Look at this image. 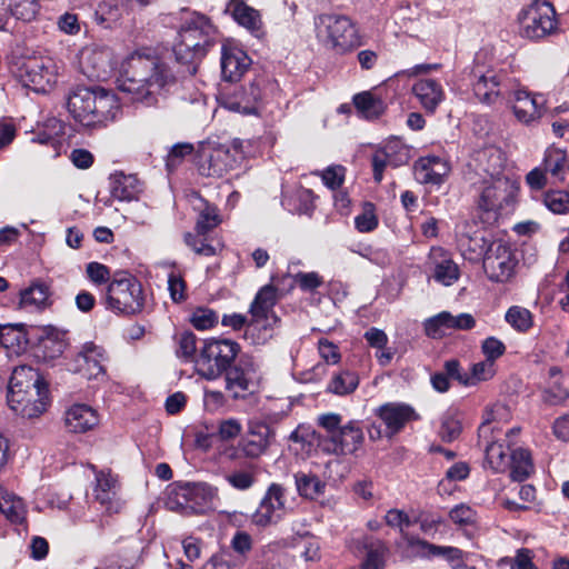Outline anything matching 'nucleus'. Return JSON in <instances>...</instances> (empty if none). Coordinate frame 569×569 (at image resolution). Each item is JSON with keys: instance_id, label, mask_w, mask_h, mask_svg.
Masks as SVG:
<instances>
[{"instance_id": "obj_1", "label": "nucleus", "mask_w": 569, "mask_h": 569, "mask_svg": "<svg viewBox=\"0 0 569 569\" xmlns=\"http://www.w3.org/2000/svg\"><path fill=\"white\" fill-rule=\"evenodd\" d=\"M176 83L177 77L171 67L151 48H140L124 59L118 88L127 93L132 102L152 107L158 104Z\"/></svg>"}, {"instance_id": "obj_2", "label": "nucleus", "mask_w": 569, "mask_h": 569, "mask_svg": "<svg viewBox=\"0 0 569 569\" xmlns=\"http://www.w3.org/2000/svg\"><path fill=\"white\" fill-rule=\"evenodd\" d=\"M162 22L178 30L172 44L173 54L178 63L186 66L188 73L194 74L198 63L216 43L218 34L216 26L207 16L189 9H181L176 14H167Z\"/></svg>"}, {"instance_id": "obj_3", "label": "nucleus", "mask_w": 569, "mask_h": 569, "mask_svg": "<svg viewBox=\"0 0 569 569\" xmlns=\"http://www.w3.org/2000/svg\"><path fill=\"white\" fill-rule=\"evenodd\" d=\"M7 402L17 416L27 419L37 418L49 406L48 382L32 367H16L8 385Z\"/></svg>"}, {"instance_id": "obj_4", "label": "nucleus", "mask_w": 569, "mask_h": 569, "mask_svg": "<svg viewBox=\"0 0 569 569\" xmlns=\"http://www.w3.org/2000/svg\"><path fill=\"white\" fill-rule=\"evenodd\" d=\"M68 111L83 127L96 128L112 121L119 109L117 97L103 88L77 87L67 101Z\"/></svg>"}, {"instance_id": "obj_5", "label": "nucleus", "mask_w": 569, "mask_h": 569, "mask_svg": "<svg viewBox=\"0 0 569 569\" xmlns=\"http://www.w3.org/2000/svg\"><path fill=\"white\" fill-rule=\"evenodd\" d=\"M316 38L326 49L346 54L361 46L356 23L346 14L321 13L313 20Z\"/></svg>"}, {"instance_id": "obj_6", "label": "nucleus", "mask_w": 569, "mask_h": 569, "mask_svg": "<svg viewBox=\"0 0 569 569\" xmlns=\"http://www.w3.org/2000/svg\"><path fill=\"white\" fill-rule=\"evenodd\" d=\"M144 292L141 282L127 271H118L109 281L104 307L117 316H134L144 308Z\"/></svg>"}, {"instance_id": "obj_7", "label": "nucleus", "mask_w": 569, "mask_h": 569, "mask_svg": "<svg viewBox=\"0 0 569 569\" xmlns=\"http://www.w3.org/2000/svg\"><path fill=\"white\" fill-rule=\"evenodd\" d=\"M478 208L487 219L497 220L513 211L519 192V183L510 177L482 179L478 188Z\"/></svg>"}, {"instance_id": "obj_8", "label": "nucleus", "mask_w": 569, "mask_h": 569, "mask_svg": "<svg viewBox=\"0 0 569 569\" xmlns=\"http://www.w3.org/2000/svg\"><path fill=\"white\" fill-rule=\"evenodd\" d=\"M240 346L230 339H207L194 360L196 372L207 380L220 378L236 361Z\"/></svg>"}, {"instance_id": "obj_9", "label": "nucleus", "mask_w": 569, "mask_h": 569, "mask_svg": "<svg viewBox=\"0 0 569 569\" xmlns=\"http://www.w3.org/2000/svg\"><path fill=\"white\" fill-rule=\"evenodd\" d=\"M520 34L530 40L550 34L557 27L556 10L547 0H533L519 14Z\"/></svg>"}, {"instance_id": "obj_10", "label": "nucleus", "mask_w": 569, "mask_h": 569, "mask_svg": "<svg viewBox=\"0 0 569 569\" xmlns=\"http://www.w3.org/2000/svg\"><path fill=\"white\" fill-rule=\"evenodd\" d=\"M244 141L234 139L230 144H219L201 161L199 171L206 177H222L243 163L247 152Z\"/></svg>"}, {"instance_id": "obj_11", "label": "nucleus", "mask_w": 569, "mask_h": 569, "mask_svg": "<svg viewBox=\"0 0 569 569\" xmlns=\"http://www.w3.org/2000/svg\"><path fill=\"white\" fill-rule=\"evenodd\" d=\"M268 80L264 76L254 77L248 84H243L230 93H222L220 104L233 112L242 114H257L266 96Z\"/></svg>"}, {"instance_id": "obj_12", "label": "nucleus", "mask_w": 569, "mask_h": 569, "mask_svg": "<svg viewBox=\"0 0 569 569\" xmlns=\"http://www.w3.org/2000/svg\"><path fill=\"white\" fill-rule=\"evenodd\" d=\"M223 375L226 390L233 399H244L259 387V367L252 357L242 356Z\"/></svg>"}, {"instance_id": "obj_13", "label": "nucleus", "mask_w": 569, "mask_h": 569, "mask_svg": "<svg viewBox=\"0 0 569 569\" xmlns=\"http://www.w3.org/2000/svg\"><path fill=\"white\" fill-rule=\"evenodd\" d=\"M176 505L186 512L203 513L212 508L218 488L207 482L177 483L171 491Z\"/></svg>"}, {"instance_id": "obj_14", "label": "nucleus", "mask_w": 569, "mask_h": 569, "mask_svg": "<svg viewBox=\"0 0 569 569\" xmlns=\"http://www.w3.org/2000/svg\"><path fill=\"white\" fill-rule=\"evenodd\" d=\"M517 259L509 244L501 240L492 241L485 252L483 269L495 282H506L515 273Z\"/></svg>"}, {"instance_id": "obj_15", "label": "nucleus", "mask_w": 569, "mask_h": 569, "mask_svg": "<svg viewBox=\"0 0 569 569\" xmlns=\"http://www.w3.org/2000/svg\"><path fill=\"white\" fill-rule=\"evenodd\" d=\"M240 429H198L194 433V447L202 451L213 450L229 459L238 458L234 446Z\"/></svg>"}, {"instance_id": "obj_16", "label": "nucleus", "mask_w": 569, "mask_h": 569, "mask_svg": "<svg viewBox=\"0 0 569 569\" xmlns=\"http://www.w3.org/2000/svg\"><path fill=\"white\" fill-rule=\"evenodd\" d=\"M21 83L36 92H47L58 79L56 63L51 59H36L20 69Z\"/></svg>"}, {"instance_id": "obj_17", "label": "nucleus", "mask_w": 569, "mask_h": 569, "mask_svg": "<svg viewBox=\"0 0 569 569\" xmlns=\"http://www.w3.org/2000/svg\"><path fill=\"white\" fill-rule=\"evenodd\" d=\"M276 302L277 290L270 284L262 287L250 306L251 321L248 325V329H270L277 321L273 312Z\"/></svg>"}, {"instance_id": "obj_18", "label": "nucleus", "mask_w": 569, "mask_h": 569, "mask_svg": "<svg viewBox=\"0 0 569 569\" xmlns=\"http://www.w3.org/2000/svg\"><path fill=\"white\" fill-rule=\"evenodd\" d=\"M111 50L107 47L90 44L79 53L82 73L89 79H106L111 68Z\"/></svg>"}, {"instance_id": "obj_19", "label": "nucleus", "mask_w": 569, "mask_h": 569, "mask_svg": "<svg viewBox=\"0 0 569 569\" xmlns=\"http://www.w3.org/2000/svg\"><path fill=\"white\" fill-rule=\"evenodd\" d=\"M284 515V491L279 485H271L252 515V522L259 527L277 523Z\"/></svg>"}, {"instance_id": "obj_20", "label": "nucleus", "mask_w": 569, "mask_h": 569, "mask_svg": "<svg viewBox=\"0 0 569 569\" xmlns=\"http://www.w3.org/2000/svg\"><path fill=\"white\" fill-rule=\"evenodd\" d=\"M319 447L329 453H352L362 441V429H323Z\"/></svg>"}, {"instance_id": "obj_21", "label": "nucleus", "mask_w": 569, "mask_h": 569, "mask_svg": "<svg viewBox=\"0 0 569 569\" xmlns=\"http://www.w3.org/2000/svg\"><path fill=\"white\" fill-rule=\"evenodd\" d=\"M546 103L547 99L543 94L519 89L513 94L512 110L518 121L529 124L542 117Z\"/></svg>"}, {"instance_id": "obj_22", "label": "nucleus", "mask_w": 569, "mask_h": 569, "mask_svg": "<svg viewBox=\"0 0 569 569\" xmlns=\"http://www.w3.org/2000/svg\"><path fill=\"white\" fill-rule=\"evenodd\" d=\"M90 469L94 472L96 487L93 489L96 500L108 512H118L121 503L118 499L119 482L117 476L110 470H98L91 465Z\"/></svg>"}, {"instance_id": "obj_23", "label": "nucleus", "mask_w": 569, "mask_h": 569, "mask_svg": "<svg viewBox=\"0 0 569 569\" xmlns=\"http://www.w3.org/2000/svg\"><path fill=\"white\" fill-rule=\"evenodd\" d=\"M472 89L480 102L492 104L500 94V77L495 69L477 63L472 69Z\"/></svg>"}, {"instance_id": "obj_24", "label": "nucleus", "mask_w": 569, "mask_h": 569, "mask_svg": "<svg viewBox=\"0 0 569 569\" xmlns=\"http://www.w3.org/2000/svg\"><path fill=\"white\" fill-rule=\"evenodd\" d=\"M221 74L226 81H238L248 71L252 61L241 48L224 43L221 48Z\"/></svg>"}, {"instance_id": "obj_25", "label": "nucleus", "mask_w": 569, "mask_h": 569, "mask_svg": "<svg viewBox=\"0 0 569 569\" xmlns=\"http://www.w3.org/2000/svg\"><path fill=\"white\" fill-rule=\"evenodd\" d=\"M432 278L442 286H451L458 281L460 270L451 254L441 247H432L428 256Z\"/></svg>"}, {"instance_id": "obj_26", "label": "nucleus", "mask_w": 569, "mask_h": 569, "mask_svg": "<svg viewBox=\"0 0 569 569\" xmlns=\"http://www.w3.org/2000/svg\"><path fill=\"white\" fill-rule=\"evenodd\" d=\"M407 540L408 543L411 547H416L423 557L442 558L448 562L451 569H463L466 567V553L459 548L437 546L415 537H408Z\"/></svg>"}, {"instance_id": "obj_27", "label": "nucleus", "mask_w": 569, "mask_h": 569, "mask_svg": "<svg viewBox=\"0 0 569 569\" xmlns=\"http://www.w3.org/2000/svg\"><path fill=\"white\" fill-rule=\"evenodd\" d=\"M415 177L420 183L440 184L449 174L448 162L437 156H427L418 159L413 167Z\"/></svg>"}, {"instance_id": "obj_28", "label": "nucleus", "mask_w": 569, "mask_h": 569, "mask_svg": "<svg viewBox=\"0 0 569 569\" xmlns=\"http://www.w3.org/2000/svg\"><path fill=\"white\" fill-rule=\"evenodd\" d=\"M411 91L419 101L421 108L428 113H433L439 104L445 100V90L442 84L436 79H419L413 83Z\"/></svg>"}, {"instance_id": "obj_29", "label": "nucleus", "mask_w": 569, "mask_h": 569, "mask_svg": "<svg viewBox=\"0 0 569 569\" xmlns=\"http://www.w3.org/2000/svg\"><path fill=\"white\" fill-rule=\"evenodd\" d=\"M377 415L387 427H403L419 421V413L408 403L388 402L377 409Z\"/></svg>"}, {"instance_id": "obj_30", "label": "nucleus", "mask_w": 569, "mask_h": 569, "mask_svg": "<svg viewBox=\"0 0 569 569\" xmlns=\"http://www.w3.org/2000/svg\"><path fill=\"white\" fill-rule=\"evenodd\" d=\"M476 161L479 170L485 174L482 179L507 177L503 174L506 157L500 148L495 146L483 148L477 152Z\"/></svg>"}, {"instance_id": "obj_31", "label": "nucleus", "mask_w": 569, "mask_h": 569, "mask_svg": "<svg viewBox=\"0 0 569 569\" xmlns=\"http://www.w3.org/2000/svg\"><path fill=\"white\" fill-rule=\"evenodd\" d=\"M143 190L141 181L134 174L116 172L110 177V191L113 198L121 201L137 200Z\"/></svg>"}, {"instance_id": "obj_32", "label": "nucleus", "mask_w": 569, "mask_h": 569, "mask_svg": "<svg viewBox=\"0 0 569 569\" xmlns=\"http://www.w3.org/2000/svg\"><path fill=\"white\" fill-rule=\"evenodd\" d=\"M270 435L271 429H264V432H260L257 429H248L247 432L241 436L239 431H237L234 446L238 449V455L242 452L247 457H259L267 448Z\"/></svg>"}, {"instance_id": "obj_33", "label": "nucleus", "mask_w": 569, "mask_h": 569, "mask_svg": "<svg viewBox=\"0 0 569 569\" xmlns=\"http://www.w3.org/2000/svg\"><path fill=\"white\" fill-rule=\"evenodd\" d=\"M103 360V349L92 342L86 343L78 355V362L81 367L80 371L88 379H98L99 376L104 375Z\"/></svg>"}, {"instance_id": "obj_34", "label": "nucleus", "mask_w": 569, "mask_h": 569, "mask_svg": "<svg viewBox=\"0 0 569 569\" xmlns=\"http://www.w3.org/2000/svg\"><path fill=\"white\" fill-rule=\"evenodd\" d=\"M0 512L12 525L26 523L28 509L23 500L0 485Z\"/></svg>"}, {"instance_id": "obj_35", "label": "nucleus", "mask_w": 569, "mask_h": 569, "mask_svg": "<svg viewBox=\"0 0 569 569\" xmlns=\"http://www.w3.org/2000/svg\"><path fill=\"white\" fill-rule=\"evenodd\" d=\"M226 12L230 13L233 20L250 31H258L261 28L259 11L249 7L243 0H230Z\"/></svg>"}, {"instance_id": "obj_36", "label": "nucleus", "mask_w": 569, "mask_h": 569, "mask_svg": "<svg viewBox=\"0 0 569 569\" xmlns=\"http://www.w3.org/2000/svg\"><path fill=\"white\" fill-rule=\"evenodd\" d=\"M50 288L42 282H33L20 291L19 307L27 311H38L49 306Z\"/></svg>"}, {"instance_id": "obj_37", "label": "nucleus", "mask_w": 569, "mask_h": 569, "mask_svg": "<svg viewBox=\"0 0 569 569\" xmlns=\"http://www.w3.org/2000/svg\"><path fill=\"white\" fill-rule=\"evenodd\" d=\"M67 427H98L101 423L100 413L89 405L74 403L64 412Z\"/></svg>"}, {"instance_id": "obj_38", "label": "nucleus", "mask_w": 569, "mask_h": 569, "mask_svg": "<svg viewBox=\"0 0 569 569\" xmlns=\"http://www.w3.org/2000/svg\"><path fill=\"white\" fill-rule=\"evenodd\" d=\"M542 167L556 182H563L569 173L567 152L557 147H549L545 152Z\"/></svg>"}, {"instance_id": "obj_39", "label": "nucleus", "mask_w": 569, "mask_h": 569, "mask_svg": "<svg viewBox=\"0 0 569 569\" xmlns=\"http://www.w3.org/2000/svg\"><path fill=\"white\" fill-rule=\"evenodd\" d=\"M24 325H8L0 335V345L8 351V356H20L27 350L29 340L23 331Z\"/></svg>"}, {"instance_id": "obj_40", "label": "nucleus", "mask_w": 569, "mask_h": 569, "mask_svg": "<svg viewBox=\"0 0 569 569\" xmlns=\"http://www.w3.org/2000/svg\"><path fill=\"white\" fill-rule=\"evenodd\" d=\"M510 478L513 481H525L535 470L531 453L528 449L517 448L510 453Z\"/></svg>"}, {"instance_id": "obj_41", "label": "nucleus", "mask_w": 569, "mask_h": 569, "mask_svg": "<svg viewBox=\"0 0 569 569\" xmlns=\"http://www.w3.org/2000/svg\"><path fill=\"white\" fill-rule=\"evenodd\" d=\"M353 104L358 112L368 120L379 118L385 113L387 108L385 101L370 91L357 93L353 97Z\"/></svg>"}, {"instance_id": "obj_42", "label": "nucleus", "mask_w": 569, "mask_h": 569, "mask_svg": "<svg viewBox=\"0 0 569 569\" xmlns=\"http://www.w3.org/2000/svg\"><path fill=\"white\" fill-rule=\"evenodd\" d=\"M295 481L299 495L303 498L313 500L325 493L326 482L312 472H298L295 475Z\"/></svg>"}, {"instance_id": "obj_43", "label": "nucleus", "mask_w": 569, "mask_h": 569, "mask_svg": "<svg viewBox=\"0 0 569 569\" xmlns=\"http://www.w3.org/2000/svg\"><path fill=\"white\" fill-rule=\"evenodd\" d=\"M366 555L359 569H385L389 556L388 546L377 540L365 546Z\"/></svg>"}, {"instance_id": "obj_44", "label": "nucleus", "mask_w": 569, "mask_h": 569, "mask_svg": "<svg viewBox=\"0 0 569 569\" xmlns=\"http://www.w3.org/2000/svg\"><path fill=\"white\" fill-rule=\"evenodd\" d=\"M486 460L495 472H503L509 468L507 451L497 436L486 447Z\"/></svg>"}, {"instance_id": "obj_45", "label": "nucleus", "mask_w": 569, "mask_h": 569, "mask_svg": "<svg viewBox=\"0 0 569 569\" xmlns=\"http://www.w3.org/2000/svg\"><path fill=\"white\" fill-rule=\"evenodd\" d=\"M390 167H400L410 160V148L407 147L401 140L393 138L388 140L381 148Z\"/></svg>"}, {"instance_id": "obj_46", "label": "nucleus", "mask_w": 569, "mask_h": 569, "mask_svg": "<svg viewBox=\"0 0 569 569\" xmlns=\"http://www.w3.org/2000/svg\"><path fill=\"white\" fill-rule=\"evenodd\" d=\"M512 412L508 405L497 401L485 407L481 426L507 425L511 421Z\"/></svg>"}, {"instance_id": "obj_47", "label": "nucleus", "mask_w": 569, "mask_h": 569, "mask_svg": "<svg viewBox=\"0 0 569 569\" xmlns=\"http://www.w3.org/2000/svg\"><path fill=\"white\" fill-rule=\"evenodd\" d=\"M358 385V376L355 372L346 370L332 377L327 390L335 395L345 396L353 392Z\"/></svg>"}, {"instance_id": "obj_48", "label": "nucleus", "mask_w": 569, "mask_h": 569, "mask_svg": "<svg viewBox=\"0 0 569 569\" xmlns=\"http://www.w3.org/2000/svg\"><path fill=\"white\" fill-rule=\"evenodd\" d=\"M121 8L117 2L103 1L99 3L96 12L94 20L103 28H112L121 19Z\"/></svg>"}, {"instance_id": "obj_49", "label": "nucleus", "mask_w": 569, "mask_h": 569, "mask_svg": "<svg viewBox=\"0 0 569 569\" xmlns=\"http://www.w3.org/2000/svg\"><path fill=\"white\" fill-rule=\"evenodd\" d=\"M505 319L507 323L519 332L528 331L533 325L532 313L520 306L510 307L506 312Z\"/></svg>"}, {"instance_id": "obj_50", "label": "nucleus", "mask_w": 569, "mask_h": 569, "mask_svg": "<svg viewBox=\"0 0 569 569\" xmlns=\"http://www.w3.org/2000/svg\"><path fill=\"white\" fill-rule=\"evenodd\" d=\"M450 330L449 311H442L425 321V332L432 339H440Z\"/></svg>"}, {"instance_id": "obj_51", "label": "nucleus", "mask_w": 569, "mask_h": 569, "mask_svg": "<svg viewBox=\"0 0 569 569\" xmlns=\"http://www.w3.org/2000/svg\"><path fill=\"white\" fill-rule=\"evenodd\" d=\"M543 204L555 214H566L569 212V192L549 190L543 194Z\"/></svg>"}, {"instance_id": "obj_52", "label": "nucleus", "mask_w": 569, "mask_h": 569, "mask_svg": "<svg viewBox=\"0 0 569 569\" xmlns=\"http://www.w3.org/2000/svg\"><path fill=\"white\" fill-rule=\"evenodd\" d=\"M10 13L18 20L31 21L39 11L37 0H10Z\"/></svg>"}, {"instance_id": "obj_53", "label": "nucleus", "mask_w": 569, "mask_h": 569, "mask_svg": "<svg viewBox=\"0 0 569 569\" xmlns=\"http://www.w3.org/2000/svg\"><path fill=\"white\" fill-rule=\"evenodd\" d=\"M379 220L376 207L371 202H365L362 212L355 218V227L359 232H371L378 227Z\"/></svg>"}, {"instance_id": "obj_54", "label": "nucleus", "mask_w": 569, "mask_h": 569, "mask_svg": "<svg viewBox=\"0 0 569 569\" xmlns=\"http://www.w3.org/2000/svg\"><path fill=\"white\" fill-rule=\"evenodd\" d=\"M323 438V433L317 432L316 429H293V431L289 436V440L295 445H299V448H296L298 451L306 450L313 445L319 446L320 440Z\"/></svg>"}, {"instance_id": "obj_55", "label": "nucleus", "mask_w": 569, "mask_h": 569, "mask_svg": "<svg viewBox=\"0 0 569 569\" xmlns=\"http://www.w3.org/2000/svg\"><path fill=\"white\" fill-rule=\"evenodd\" d=\"M198 352L196 335L190 331L182 332L178 338L177 356L194 362Z\"/></svg>"}, {"instance_id": "obj_56", "label": "nucleus", "mask_w": 569, "mask_h": 569, "mask_svg": "<svg viewBox=\"0 0 569 569\" xmlns=\"http://www.w3.org/2000/svg\"><path fill=\"white\" fill-rule=\"evenodd\" d=\"M220 218L218 214V209L208 203L204 204V208L200 211L196 229L198 234H206L213 228H216L220 223Z\"/></svg>"}, {"instance_id": "obj_57", "label": "nucleus", "mask_w": 569, "mask_h": 569, "mask_svg": "<svg viewBox=\"0 0 569 569\" xmlns=\"http://www.w3.org/2000/svg\"><path fill=\"white\" fill-rule=\"evenodd\" d=\"M496 375L495 365L488 360L476 362L471 366L469 372L470 387L477 386L480 382L488 381Z\"/></svg>"}, {"instance_id": "obj_58", "label": "nucleus", "mask_w": 569, "mask_h": 569, "mask_svg": "<svg viewBox=\"0 0 569 569\" xmlns=\"http://www.w3.org/2000/svg\"><path fill=\"white\" fill-rule=\"evenodd\" d=\"M450 520L458 527L472 526L477 521V512L470 506L460 503L449 512Z\"/></svg>"}, {"instance_id": "obj_59", "label": "nucleus", "mask_w": 569, "mask_h": 569, "mask_svg": "<svg viewBox=\"0 0 569 569\" xmlns=\"http://www.w3.org/2000/svg\"><path fill=\"white\" fill-rule=\"evenodd\" d=\"M318 351L322 359L321 362L326 363L327 367L329 365H337L341 360L338 346L328 339L322 338L318 341Z\"/></svg>"}, {"instance_id": "obj_60", "label": "nucleus", "mask_w": 569, "mask_h": 569, "mask_svg": "<svg viewBox=\"0 0 569 569\" xmlns=\"http://www.w3.org/2000/svg\"><path fill=\"white\" fill-rule=\"evenodd\" d=\"M227 482L237 490H247L256 481L254 473L249 470H237L226 476Z\"/></svg>"}, {"instance_id": "obj_61", "label": "nucleus", "mask_w": 569, "mask_h": 569, "mask_svg": "<svg viewBox=\"0 0 569 569\" xmlns=\"http://www.w3.org/2000/svg\"><path fill=\"white\" fill-rule=\"evenodd\" d=\"M481 351L485 355L486 360L495 365L496 360L506 352V346L498 338L488 337L481 343Z\"/></svg>"}, {"instance_id": "obj_62", "label": "nucleus", "mask_w": 569, "mask_h": 569, "mask_svg": "<svg viewBox=\"0 0 569 569\" xmlns=\"http://www.w3.org/2000/svg\"><path fill=\"white\" fill-rule=\"evenodd\" d=\"M218 322V315L210 309H198L192 313L191 323L198 330H207Z\"/></svg>"}, {"instance_id": "obj_63", "label": "nucleus", "mask_w": 569, "mask_h": 569, "mask_svg": "<svg viewBox=\"0 0 569 569\" xmlns=\"http://www.w3.org/2000/svg\"><path fill=\"white\" fill-rule=\"evenodd\" d=\"M345 171L342 166H330L320 172V177L328 188L335 190L342 184Z\"/></svg>"}, {"instance_id": "obj_64", "label": "nucleus", "mask_w": 569, "mask_h": 569, "mask_svg": "<svg viewBox=\"0 0 569 569\" xmlns=\"http://www.w3.org/2000/svg\"><path fill=\"white\" fill-rule=\"evenodd\" d=\"M535 553L531 549L520 548L511 562V569H538L533 563Z\"/></svg>"}]
</instances>
